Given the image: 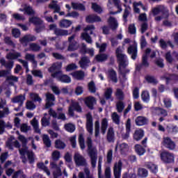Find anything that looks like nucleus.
<instances>
[{"label":"nucleus","mask_w":178,"mask_h":178,"mask_svg":"<svg viewBox=\"0 0 178 178\" xmlns=\"http://www.w3.org/2000/svg\"><path fill=\"white\" fill-rule=\"evenodd\" d=\"M146 168H147V169H149V170H150V172L154 175H156V173H158V165L152 163L147 164Z\"/></svg>","instance_id":"nucleus-39"},{"label":"nucleus","mask_w":178,"mask_h":178,"mask_svg":"<svg viewBox=\"0 0 178 178\" xmlns=\"http://www.w3.org/2000/svg\"><path fill=\"white\" fill-rule=\"evenodd\" d=\"M18 139L19 140V141H21V143L22 144V147H23L19 149V154L22 156H24V155H26V154L27 155V152H29V147H27V143H29V140L23 135H19L18 136Z\"/></svg>","instance_id":"nucleus-6"},{"label":"nucleus","mask_w":178,"mask_h":178,"mask_svg":"<svg viewBox=\"0 0 178 178\" xmlns=\"http://www.w3.org/2000/svg\"><path fill=\"white\" fill-rule=\"evenodd\" d=\"M111 119L115 124H120V116L118 115V113H113L111 115Z\"/></svg>","instance_id":"nucleus-46"},{"label":"nucleus","mask_w":178,"mask_h":178,"mask_svg":"<svg viewBox=\"0 0 178 178\" xmlns=\"http://www.w3.org/2000/svg\"><path fill=\"white\" fill-rule=\"evenodd\" d=\"M122 52H123V51H122V48L120 47H118L115 49V55L119 66H122L123 69H125V67H127L129 65V63H127V56L122 54Z\"/></svg>","instance_id":"nucleus-2"},{"label":"nucleus","mask_w":178,"mask_h":178,"mask_svg":"<svg viewBox=\"0 0 178 178\" xmlns=\"http://www.w3.org/2000/svg\"><path fill=\"white\" fill-rule=\"evenodd\" d=\"M62 176V169L60 167L57 168L55 171L53 172V177L54 178H59Z\"/></svg>","instance_id":"nucleus-61"},{"label":"nucleus","mask_w":178,"mask_h":178,"mask_svg":"<svg viewBox=\"0 0 178 178\" xmlns=\"http://www.w3.org/2000/svg\"><path fill=\"white\" fill-rule=\"evenodd\" d=\"M108 129V119L103 118L101 123V131L102 134H105L106 133V129Z\"/></svg>","instance_id":"nucleus-36"},{"label":"nucleus","mask_w":178,"mask_h":178,"mask_svg":"<svg viewBox=\"0 0 178 178\" xmlns=\"http://www.w3.org/2000/svg\"><path fill=\"white\" fill-rule=\"evenodd\" d=\"M25 99L26 97L23 96V95H19L18 96L13 97L12 99V102L13 104H19V107L15 108L14 111H16V112H19V111H20V106H23V104Z\"/></svg>","instance_id":"nucleus-10"},{"label":"nucleus","mask_w":178,"mask_h":178,"mask_svg":"<svg viewBox=\"0 0 178 178\" xmlns=\"http://www.w3.org/2000/svg\"><path fill=\"white\" fill-rule=\"evenodd\" d=\"M86 144L88 147V154L90 158L92 168L97 166V159L98 156L97 150L92 147V139L90 137L87 138Z\"/></svg>","instance_id":"nucleus-1"},{"label":"nucleus","mask_w":178,"mask_h":178,"mask_svg":"<svg viewBox=\"0 0 178 178\" xmlns=\"http://www.w3.org/2000/svg\"><path fill=\"white\" fill-rule=\"evenodd\" d=\"M108 23L109 24V26L113 31H115V30H117L118 27H119L118 21H116V19H115L113 17H110L108 18Z\"/></svg>","instance_id":"nucleus-26"},{"label":"nucleus","mask_w":178,"mask_h":178,"mask_svg":"<svg viewBox=\"0 0 178 178\" xmlns=\"http://www.w3.org/2000/svg\"><path fill=\"white\" fill-rule=\"evenodd\" d=\"M10 73V70H0V77H6V81H8L10 86H14L15 83H13V81L17 83L19 81V77L15 76L13 75L8 76Z\"/></svg>","instance_id":"nucleus-3"},{"label":"nucleus","mask_w":178,"mask_h":178,"mask_svg":"<svg viewBox=\"0 0 178 178\" xmlns=\"http://www.w3.org/2000/svg\"><path fill=\"white\" fill-rule=\"evenodd\" d=\"M43 144L47 147V148H51V145L52 143L51 142V139H49V136L47 134H44L42 136Z\"/></svg>","instance_id":"nucleus-40"},{"label":"nucleus","mask_w":178,"mask_h":178,"mask_svg":"<svg viewBox=\"0 0 178 178\" xmlns=\"http://www.w3.org/2000/svg\"><path fill=\"white\" fill-rule=\"evenodd\" d=\"M82 40H84L88 44H92V38L88 33H82L81 35Z\"/></svg>","instance_id":"nucleus-43"},{"label":"nucleus","mask_w":178,"mask_h":178,"mask_svg":"<svg viewBox=\"0 0 178 178\" xmlns=\"http://www.w3.org/2000/svg\"><path fill=\"white\" fill-rule=\"evenodd\" d=\"M126 133L122 134V140H129L130 137V133H131V119L128 118L125 123Z\"/></svg>","instance_id":"nucleus-9"},{"label":"nucleus","mask_w":178,"mask_h":178,"mask_svg":"<svg viewBox=\"0 0 178 178\" xmlns=\"http://www.w3.org/2000/svg\"><path fill=\"white\" fill-rule=\"evenodd\" d=\"M77 67V65H76V63H72L67 65L65 70L66 72H72V70H76Z\"/></svg>","instance_id":"nucleus-62"},{"label":"nucleus","mask_w":178,"mask_h":178,"mask_svg":"<svg viewBox=\"0 0 178 178\" xmlns=\"http://www.w3.org/2000/svg\"><path fill=\"white\" fill-rule=\"evenodd\" d=\"M154 16H156V15H159V13H162V15H165V19L169 17V11L166 9H160L159 8H154L152 10Z\"/></svg>","instance_id":"nucleus-24"},{"label":"nucleus","mask_w":178,"mask_h":178,"mask_svg":"<svg viewBox=\"0 0 178 178\" xmlns=\"http://www.w3.org/2000/svg\"><path fill=\"white\" fill-rule=\"evenodd\" d=\"M160 158L163 163L169 165L175 162V154L168 151H163L160 154Z\"/></svg>","instance_id":"nucleus-4"},{"label":"nucleus","mask_w":178,"mask_h":178,"mask_svg":"<svg viewBox=\"0 0 178 178\" xmlns=\"http://www.w3.org/2000/svg\"><path fill=\"white\" fill-rule=\"evenodd\" d=\"M15 140V136H11L10 138H8L6 145L8 147V149H11V151H13V144L12 143V141Z\"/></svg>","instance_id":"nucleus-49"},{"label":"nucleus","mask_w":178,"mask_h":178,"mask_svg":"<svg viewBox=\"0 0 178 178\" xmlns=\"http://www.w3.org/2000/svg\"><path fill=\"white\" fill-rule=\"evenodd\" d=\"M64 127L68 133H74V131L76 130V126L72 123L65 124Z\"/></svg>","instance_id":"nucleus-45"},{"label":"nucleus","mask_w":178,"mask_h":178,"mask_svg":"<svg viewBox=\"0 0 178 178\" xmlns=\"http://www.w3.org/2000/svg\"><path fill=\"white\" fill-rule=\"evenodd\" d=\"M86 23H98L102 22V19L101 17L95 14H90L86 17Z\"/></svg>","instance_id":"nucleus-19"},{"label":"nucleus","mask_w":178,"mask_h":178,"mask_svg":"<svg viewBox=\"0 0 178 178\" xmlns=\"http://www.w3.org/2000/svg\"><path fill=\"white\" fill-rule=\"evenodd\" d=\"M31 124H32L35 133H38V134L41 133V131L40 130V128L38 127V121L35 118L33 119Z\"/></svg>","instance_id":"nucleus-52"},{"label":"nucleus","mask_w":178,"mask_h":178,"mask_svg":"<svg viewBox=\"0 0 178 178\" xmlns=\"http://www.w3.org/2000/svg\"><path fill=\"white\" fill-rule=\"evenodd\" d=\"M58 1H52V4L49 5L50 9H54V13H59L60 12V7L58 6Z\"/></svg>","instance_id":"nucleus-42"},{"label":"nucleus","mask_w":178,"mask_h":178,"mask_svg":"<svg viewBox=\"0 0 178 178\" xmlns=\"http://www.w3.org/2000/svg\"><path fill=\"white\" fill-rule=\"evenodd\" d=\"M24 14L29 16H34L35 15V11L33 9V7L26 5L24 7Z\"/></svg>","instance_id":"nucleus-37"},{"label":"nucleus","mask_w":178,"mask_h":178,"mask_svg":"<svg viewBox=\"0 0 178 178\" xmlns=\"http://www.w3.org/2000/svg\"><path fill=\"white\" fill-rule=\"evenodd\" d=\"M130 10H131V8H130V6L126 7L124 10L122 19L124 23H127V17L130 15Z\"/></svg>","instance_id":"nucleus-44"},{"label":"nucleus","mask_w":178,"mask_h":178,"mask_svg":"<svg viewBox=\"0 0 178 178\" xmlns=\"http://www.w3.org/2000/svg\"><path fill=\"white\" fill-rule=\"evenodd\" d=\"M95 59L97 62H105L108 59V55L105 54H97Z\"/></svg>","instance_id":"nucleus-47"},{"label":"nucleus","mask_w":178,"mask_h":178,"mask_svg":"<svg viewBox=\"0 0 178 178\" xmlns=\"http://www.w3.org/2000/svg\"><path fill=\"white\" fill-rule=\"evenodd\" d=\"M136 126H145L148 124V118L144 116H138L135 120Z\"/></svg>","instance_id":"nucleus-25"},{"label":"nucleus","mask_w":178,"mask_h":178,"mask_svg":"<svg viewBox=\"0 0 178 178\" xmlns=\"http://www.w3.org/2000/svg\"><path fill=\"white\" fill-rule=\"evenodd\" d=\"M27 156L28 159L29 161V163H34V152L33 151L27 152Z\"/></svg>","instance_id":"nucleus-63"},{"label":"nucleus","mask_w":178,"mask_h":178,"mask_svg":"<svg viewBox=\"0 0 178 178\" xmlns=\"http://www.w3.org/2000/svg\"><path fill=\"white\" fill-rule=\"evenodd\" d=\"M37 167L38 168V169L44 170V172L47 173V176H51V172L49 171V169H48V167L45 166V164H44V163H38Z\"/></svg>","instance_id":"nucleus-41"},{"label":"nucleus","mask_w":178,"mask_h":178,"mask_svg":"<svg viewBox=\"0 0 178 178\" xmlns=\"http://www.w3.org/2000/svg\"><path fill=\"white\" fill-rule=\"evenodd\" d=\"M113 93V89H112V88H107L104 92V97L107 100L111 99V98H112Z\"/></svg>","instance_id":"nucleus-54"},{"label":"nucleus","mask_w":178,"mask_h":178,"mask_svg":"<svg viewBox=\"0 0 178 178\" xmlns=\"http://www.w3.org/2000/svg\"><path fill=\"white\" fill-rule=\"evenodd\" d=\"M108 77L113 83H118V74L115 70L111 69L108 70Z\"/></svg>","instance_id":"nucleus-33"},{"label":"nucleus","mask_w":178,"mask_h":178,"mask_svg":"<svg viewBox=\"0 0 178 178\" xmlns=\"http://www.w3.org/2000/svg\"><path fill=\"white\" fill-rule=\"evenodd\" d=\"M54 34L57 37H63L65 35H68L69 31L67 30L60 29L59 28H57L54 29Z\"/></svg>","instance_id":"nucleus-31"},{"label":"nucleus","mask_w":178,"mask_h":178,"mask_svg":"<svg viewBox=\"0 0 178 178\" xmlns=\"http://www.w3.org/2000/svg\"><path fill=\"white\" fill-rule=\"evenodd\" d=\"M12 178H26V175L22 170H19L13 173Z\"/></svg>","instance_id":"nucleus-50"},{"label":"nucleus","mask_w":178,"mask_h":178,"mask_svg":"<svg viewBox=\"0 0 178 178\" xmlns=\"http://www.w3.org/2000/svg\"><path fill=\"white\" fill-rule=\"evenodd\" d=\"M30 97L31 99H33L35 102H41L42 101V99L40 97V95L38 93H30Z\"/></svg>","instance_id":"nucleus-55"},{"label":"nucleus","mask_w":178,"mask_h":178,"mask_svg":"<svg viewBox=\"0 0 178 178\" xmlns=\"http://www.w3.org/2000/svg\"><path fill=\"white\" fill-rule=\"evenodd\" d=\"M29 48L33 52H38V51H40L41 49V47H40V45L37 44V43H31L29 44Z\"/></svg>","instance_id":"nucleus-57"},{"label":"nucleus","mask_w":178,"mask_h":178,"mask_svg":"<svg viewBox=\"0 0 178 178\" xmlns=\"http://www.w3.org/2000/svg\"><path fill=\"white\" fill-rule=\"evenodd\" d=\"M144 130L142 129H136L135 130L133 138L135 141H140L143 139V137L145 136Z\"/></svg>","instance_id":"nucleus-23"},{"label":"nucleus","mask_w":178,"mask_h":178,"mask_svg":"<svg viewBox=\"0 0 178 178\" xmlns=\"http://www.w3.org/2000/svg\"><path fill=\"white\" fill-rule=\"evenodd\" d=\"M56 97L55 95L52 93H47L46 94V104L45 108L49 109L51 106H54V102L55 101Z\"/></svg>","instance_id":"nucleus-17"},{"label":"nucleus","mask_w":178,"mask_h":178,"mask_svg":"<svg viewBox=\"0 0 178 178\" xmlns=\"http://www.w3.org/2000/svg\"><path fill=\"white\" fill-rule=\"evenodd\" d=\"M115 95L118 101H124V92L121 88H117Z\"/></svg>","instance_id":"nucleus-35"},{"label":"nucleus","mask_w":178,"mask_h":178,"mask_svg":"<svg viewBox=\"0 0 178 178\" xmlns=\"http://www.w3.org/2000/svg\"><path fill=\"white\" fill-rule=\"evenodd\" d=\"M51 158L53 161H59V159L60 158V152L54 150L51 154Z\"/></svg>","instance_id":"nucleus-59"},{"label":"nucleus","mask_w":178,"mask_h":178,"mask_svg":"<svg viewBox=\"0 0 178 178\" xmlns=\"http://www.w3.org/2000/svg\"><path fill=\"white\" fill-rule=\"evenodd\" d=\"M26 108L29 111H34V109H35V108H36V106L34 104V102H33L31 101H27L26 103Z\"/></svg>","instance_id":"nucleus-58"},{"label":"nucleus","mask_w":178,"mask_h":178,"mask_svg":"<svg viewBox=\"0 0 178 178\" xmlns=\"http://www.w3.org/2000/svg\"><path fill=\"white\" fill-rule=\"evenodd\" d=\"M127 52L129 55H131V58L133 60H136L137 59V44H131L127 49Z\"/></svg>","instance_id":"nucleus-18"},{"label":"nucleus","mask_w":178,"mask_h":178,"mask_svg":"<svg viewBox=\"0 0 178 178\" xmlns=\"http://www.w3.org/2000/svg\"><path fill=\"white\" fill-rule=\"evenodd\" d=\"M71 74L72 77H74L76 80H83L84 79V72L83 71H76Z\"/></svg>","instance_id":"nucleus-38"},{"label":"nucleus","mask_w":178,"mask_h":178,"mask_svg":"<svg viewBox=\"0 0 178 178\" xmlns=\"http://www.w3.org/2000/svg\"><path fill=\"white\" fill-rule=\"evenodd\" d=\"M74 161L76 166H87V160H86L84 156L80 155V154H74Z\"/></svg>","instance_id":"nucleus-11"},{"label":"nucleus","mask_w":178,"mask_h":178,"mask_svg":"<svg viewBox=\"0 0 178 178\" xmlns=\"http://www.w3.org/2000/svg\"><path fill=\"white\" fill-rule=\"evenodd\" d=\"M99 136V121L97 120L95 122V136L98 137Z\"/></svg>","instance_id":"nucleus-64"},{"label":"nucleus","mask_w":178,"mask_h":178,"mask_svg":"<svg viewBox=\"0 0 178 178\" xmlns=\"http://www.w3.org/2000/svg\"><path fill=\"white\" fill-rule=\"evenodd\" d=\"M167 129H168V133H173V134H177V133H178L177 125H173L171 127H170L169 126H167Z\"/></svg>","instance_id":"nucleus-60"},{"label":"nucleus","mask_w":178,"mask_h":178,"mask_svg":"<svg viewBox=\"0 0 178 178\" xmlns=\"http://www.w3.org/2000/svg\"><path fill=\"white\" fill-rule=\"evenodd\" d=\"M55 71H62V62L54 63L51 66L48 68L49 73H54Z\"/></svg>","instance_id":"nucleus-20"},{"label":"nucleus","mask_w":178,"mask_h":178,"mask_svg":"<svg viewBox=\"0 0 178 178\" xmlns=\"http://www.w3.org/2000/svg\"><path fill=\"white\" fill-rule=\"evenodd\" d=\"M116 109L119 113H122V112H123V110L124 109V103L123 101H119L116 104Z\"/></svg>","instance_id":"nucleus-51"},{"label":"nucleus","mask_w":178,"mask_h":178,"mask_svg":"<svg viewBox=\"0 0 178 178\" xmlns=\"http://www.w3.org/2000/svg\"><path fill=\"white\" fill-rule=\"evenodd\" d=\"M83 102L88 109L93 111L94 106L97 103V100L95 99V97L88 96L83 99Z\"/></svg>","instance_id":"nucleus-13"},{"label":"nucleus","mask_w":178,"mask_h":178,"mask_svg":"<svg viewBox=\"0 0 178 178\" xmlns=\"http://www.w3.org/2000/svg\"><path fill=\"white\" fill-rule=\"evenodd\" d=\"M106 140L108 143H115V130L110 127L107 131Z\"/></svg>","instance_id":"nucleus-21"},{"label":"nucleus","mask_w":178,"mask_h":178,"mask_svg":"<svg viewBox=\"0 0 178 178\" xmlns=\"http://www.w3.org/2000/svg\"><path fill=\"white\" fill-rule=\"evenodd\" d=\"M163 145L170 149V151H173L175 148H176V143L169 137H166L163 138Z\"/></svg>","instance_id":"nucleus-14"},{"label":"nucleus","mask_w":178,"mask_h":178,"mask_svg":"<svg viewBox=\"0 0 178 178\" xmlns=\"http://www.w3.org/2000/svg\"><path fill=\"white\" fill-rule=\"evenodd\" d=\"M58 81L64 83L65 84H69L70 83H72V78H70L67 74H62L59 76Z\"/></svg>","instance_id":"nucleus-30"},{"label":"nucleus","mask_w":178,"mask_h":178,"mask_svg":"<svg viewBox=\"0 0 178 178\" xmlns=\"http://www.w3.org/2000/svg\"><path fill=\"white\" fill-rule=\"evenodd\" d=\"M138 177L141 178H146L148 177V170L144 168H138Z\"/></svg>","instance_id":"nucleus-34"},{"label":"nucleus","mask_w":178,"mask_h":178,"mask_svg":"<svg viewBox=\"0 0 178 178\" xmlns=\"http://www.w3.org/2000/svg\"><path fill=\"white\" fill-rule=\"evenodd\" d=\"M123 166V163L122 160L118 161V163L114 164L113 173L115 178H120L122 175V167Z\"/></svg>","instance_id":"nucleus-12"},{"label":"nucleus","mask_w":178,"mask_h":178,"mask_svg":"<svg viewBox=\"0 0 178 178\" xmlns=\"http://www.w3.org/2000/svg\"><path fill=\"white\" fill-rule=\"evenodd\" d=\"M92 9L96 13H102V8H101L100 6L98 5L97 3H92Z\"/></svg>","instance_id":"nucleus-56"},{"label":"nucleus","mask_w":178,"mask_h":178,"mask_svg":"<svg viewBox=\"0 0 178 178\" xmlns=\"http://www.w3.org/2000/svg\"><path fill=\"white\" fill-rule=\"evenodd\" d=\"M177 78V75L176 74H170L169 76H167L166 75L163 76V79H165L166 84H169L172 80H176Z\"/></svg>","instance_id":"nucleus-48"},{"label":"nucleus","mask_w":178,"mask_h":178,"mask_svg":"<svg viewBox=\"0 0 178 178\" xmlns=\"http://www.w3.org/2000/svg\"><path fill=\"white\" fill-rule=\"evenodd\" d=\"M54 147L56 149H65L66 148V143L60 139H57L55 140Z\"/></svg>","instance_id":"nucleus-32"},{"label":"nucleus","mask_w":178,"mask_h":178,"mask_svg":"<svg viewBox=\"0 0 178 178\" xmlns=\"http://www.w3.org/2000/svg\"><path fill=\"white\" fill-rule=\"evenodd\" d=\"M37 37L34 35L29 34L25 35L24 37L19 39V42L23 45V47H27L29 45V42H31L33 41H36Z\"/></svg>","instance_id":"nucleus-8"},{"label":"nucleus","mask_w":178,"mask_h":178,"mask_svg":"<svg viewBox=\"0 0 178 178\" xmlns=\"http://www.w3.org/2000/svg\"><path fill=\"white\" fill-rule=\"evenodd\" d=\"M92 115L91 113H88L86 114V130L90 134H92Z\"/></svg>","instance_id":"nucleus-15"},{"label":"nucleus","mask_w":178,"mask_h":178,"mask_svg":"<svg viewBox=\"0 0 178 178\" xmlns=\"http://www.w3.org/2000/svg\"><path fill=\"white\" fill-rule=\"evenodd\" d=\"M90 63H91V60H90V57L87 56H83L81 57L80 60L79 61V65L81 69H87L88 66H90Z\"/></svg>","instance_id":"nucleus-16"},{"label":"nucleus","mask_w":178,"mask_h":178,"mask_svg":"<svg viewBox=\"0 0 178 178\" xmlns=\"http://www.w3.org/2000/svg\"><path fill=\"white\" fill-rule=\"evenodd\" d=\"M152 112L153 113H155V115H157V116H161V115L163 118H166V116H168V111L161 107H154L152 108Z\"/></svg>","instance_id":"nucleus-22"},{"label":"nucleus","mask_w":178,"mask_h":178,"mask_svg":"<svg viewBox=\"0 0 178 178\" xmlns=\"http://www.w3.org/2000/svg\"><path fill=\"white\" fill-rule=\"evenodd\" d=\"M79 147L81 149H86V143L84 140V136L83 134H80L79 136Z\"/></svg>","instance_id":"nucleus-53"},{"label":"nucleus","mask_w":178,"mask_h":178,"mask_svg":"<svg viewBox=\"0 0 178 178\" xmlns=\"http://www.w3.org/2000/svg\"><path fill=\"white\" fill-rule=\"evenodd\" d=\"M72 23L71 20L63 19L60 21L59 26L61 29H67L72 26Z\"/></svg>","instance_id":"nucleus-29"},{"label":"nucleus","mask_w":178,"mask_h":178,"mask_svg":"<svg viewBox=\"0 0 178 178\" xmlns=\"http://www.w3.org/2000/svg\"><path fill=\"white\" fill-rule=\"evenodd\" d=\"M6 59H8V60H13L15 59H17V58H22V54L19 52H9L6 54Z\"/></svg>","instance_id":"nucleus-28"},{"label":"nucleus","mask_w":178,"mask_h":178,"mask_svg":"<svg viewBox=\"0 0 178 178\" xmlns=\"http://www.w3.org/2000/svg\"><path fill=\"white\" fill-rule=\"evenodd\" d=\"M134 149L136 153L139 155V156H143L145 152H147V150H145V148L143 147L141 145L136 144L134 146Z\"/></svg>","instance_id":"nucleus-27"},{"label":"nucleus","mask_w":178,"mask_h":178,"mask_svg":"<svg viewBox=\"0 0 178 178\" xmlns=\"http://www.w3.org/2000/svg\"><path fill=\"white\" fill-rule=\"evenodd\" d=\"M29 23H33V24L36 26L35 31L38 33H41L42 30L45 29V26L42 25V20L37 17H32L29 18Z\"/></svg>","instance_id":"nucleus-5"},{"label":"nucleus","mask_w":178,"mask_h":178,"mask_svg":"<svg viewBox=\"0 0 178 178\" xmlns=\"http://www.w3.org/2000/svg\"><path fill=\"white\" fill-rule=\"evenodd\" d=\"M74 111L78 112V113H81L83 112V108L80 104L77 102L72 103L68 108V115L70 116H74Z\"/></svg>","instance_id":"nucleus-7"}]
</instances>
